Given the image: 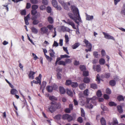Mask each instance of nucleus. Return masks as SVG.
Wrapping results in <instances>:
<instances>
[{
    "label": "nucleus",
    "instance_id": "nucleus-1",
    "mask_svg": "<svg viewBox=\"0 0 125 125\" xmlns=\"http://www.w3.org/2000/svg\"><path fill=\"white\" fill-rule=\"evenodd\" d=\"M51 104L48 109L52 113L57 108L60 109L61 107V104L59 102H51Z\"/></svg>",
    "mask_w": 125,
    "mask_h": 125
},
{
    "label": "nucleus",
    "instance_id": "nucleus-14",
    "mask_svg": "<svg viewBox=\"0 0 125 125\" xmlns=\"http://www.w3.org/2000/svg\"><path fill=\"white\" fill-rule=\"evenodd\" d=\"M80 45V43L79 42L76 43L72 46V47L73 49H75L77 48Z\"/></svg>",
    "mask_w": 125,
    "mask_h": 125
},
{
    "label": "nucleus",
    "instance_id": "nucleus-36",
    "mask_svg": "<svg viewBox=\"0 0 125 125\" xmlns=\"http://www.w3.org/2000/svg\"><path fill=\"white\" fill-rule=\"evenodd\" d=\"M90 86L91 87L94 89H95L97 88V85L96 84L92 83L91 84Z\"/></svg>",
    "mask_w": 125,
    "mask_h": 125
},
{
    "label": "nucleus",
    "instance_id": "nucleus-62",
    "mask_svg": "<svg viewBox=\"0 0 125 125\" xmlns=\"http://www.w3.org/2000/svg\"><path fill=\"white\" fill-rule=\"evenodd\" d=\"M31 6V4L29 3H27L26 4V8L27 9H29L30 8Z\"/></svg>",
    "mask_w": 125,
    "mask_h": 125
},
{
    "label": "nucleus",
    "instance_id": "nucleus-34",
    "mask_svg": "<svg viewBox=\"0 0 125 125\" xmlns=\"http://www.w3.org/2000/svg\"><path fill=\"white\" fill-rule=\"evenodd\" d=\"M58 64L59 65H62L63 66L65 65V62L63 61H60L58 62Z\"/></svg>",
    "mask_w": 125,
    "mask_h": 125
},
{
    "label": "nucleus",
    "instance_id": "nucleus-48",
    "mask_svg": "<svg viewBox=\"0 0 125 125\" xmlns=\"http://www.w3.org/2000/svg\"><path fill=\"white\" fill-rule=\"evenodd\" d=\"M32 23L33 25H36L39 22V21L38 20H33Z\"/></svg>",
    "mask_w": 125,
    "mask_h": 125
},
{
    "label": "nucleus",
    "instance_id": "nucleus-29",
    "mask_svg": "<svg viewBox=\"0 0 125 125\" xmlns=\"http://www.w3.org/2000/svg\"><path fill=\"white\" fill-rule=\"evenodd\" d=\"M71 85L73 88H75L78 86V84L76 82H72Z\"/></svg>",
    "mask_w": 125,
    "mask_h": 125
},
{
    "label": "nucleus",
    "instance_id": "nucleus-58",
    "mask_svg": "<svg viewBox=\"0 0 125 125\" xmlns=\"http://www.w3.org/2000/svg\"><path fill=\"white\" fill-rule=\"evenodd\" d=\"M101 107L103 111L106 110L107 109V108L106 107L104 106L103 104H101Z\"/></svg>",
    "mask_w": 125,
    "mask_h": 125
},
{
    "label": "nucleus",
    "instance_id": "nucleus-49",
    "mask_svg": "<svg viewBox=\"0 0 125 125\" xmlns=\"http://www.w3.org/2000/svg\"><path fill=\"white\" fill-rule=\"evenodd\" d=\"M47 11L48 13H50L52 11V9L51 7L48 6L47 8Z\"/></svg>",
    "mask_w": 125,
    "mask_h": 125
},
{
    "label": "nucleus",
    "instance_id": "nucleus-5",
    "mask_svg": "<svg viewBox=\"0 0 125 125\" xmlns=\"http://www.w3.org/2000/svg\"><path fill=\"white\" fill-rule=\"evenodd\" d=\"M83 42L86 45V46L87 48H92V44L88 40L85 39L83 41Z\"/></svg>",
    "mask_w": 125,
    "mask_h": 125
},
{
    "label": "nucleus",
    "instance_id": "nucleus-30",
    "mask_svg": "<svg viewBox=\"0 0 125 125\" xmlns=\"http://www.w3.org/2000/svg\"><path fill=\"white\" fill-rule=\"evenodd\" d=\"M52 4L53 6L55 7H56L57 5V2L56 0H52Z\"/></svg>",
    "mask_w": 125,
    "mask_h": 125
},
{
    "label": "nucleus",
    "instance_id": "nucleus-51",
    "mask_svg": "<svg viewBox=\"0 0 125 125\" xmlns=\"http://www.w3.org/2000/svg\"><path fill=\"white\" fill-rule=\"evenodd\" d=\"M48 0H42V3L44 5H47L48 4Z\"/></svg>",
    "mask_w": 125,
    "mask_h": 125
},
{
    "label": "nucleus",
    "instance_id": "nucleus-47",
    "mask_svg": "<svg viewBox=\"0 0 125 125\" xmlns=\"http://www.w3.org/2000/svg\"><path fill=\"white\" fill-rule=\"evenodd\" d=\"M37 13V11L36 10H32L31 11V14L33 16L35 15Z\"/></svg>",
    "mask_w": 125,
    "mask_h": 125
},
{
    "label": "nucleus",
    "instance_id": "nucleus-21",
    "mask_svg": "<svg viewBox=\"0 0 125 125\" xmlns=\"http://www.w3.org/2000/svg\"><path fill=\"white\" fill-rule=\"evenodd\" d=\"M83 104H85V102H83ZM86 107L89 108H92L93 107V105L89 103V102H86Z\"/></svg>",
    "mask_w": 125,
    "mask_h": 125
},
{
    "label": "nucleus",
    "instance_id": "nucleus-2",
    "mask_svg": "<svg viewBox=\"0 0 125 125\" xmlns=\"http://www.w3.org/2000/svg\"><path fill=\"white\" fill-rule=\"evenodd\" d=\"M71 10L74 15L78 18V20L80 22H81L82 21L79 14V10L74 5H71Z\"/></svg>",
    "mask_w": 125,
    "mask_h": 125
},
{
    "label": "nucleus",
    "instance_id": "nucleus-23",
    "mask_svg": "<svg viewBox=\"0 0 125 125\" xmlns=\"http://www.w3.org/2000/svg\"><path fill=\"white\" fill-rule=\"evenodd\" d=\"M48 21L50 23L52 24L53 22V21L52 18L50 16H49L48 18Z\"/></svg>",
    "mask_w": 125,
    "mask_h": 125
},
{
    "label": "nucleus",
    "instance_id": "nucleus-38",
    "mask_svg": "<svg viewBox=\"0 0 125 125\" xmlns=\"http://www.w3.org/2000/svg\"><path fill=\"white\" fill-rule=\"evenodd\" d=\"M38 7V6L36 5H32L31 8L32 10H36L37 9Z\"/></svg>",
    "mask_w": 125,
    "mask_h": 125
},
{
    "label": "nucleus",
    "instance_id": "nucleus-46",
    "mask_svg": "<svg viewBox=\"0 0 125 125\" xmlns=\"http://www.w3.org/2000/svg\"><path fill=\"white\" fill-rule=\"evenodd\" d=\"M61 117V115L60 114L57 115L54 117V118L57 120H60Z\"/></svg>",
    "mask_w": 125,
    "mask_h": 125
},
{
    "label": "nucleus",
    "instance_id": "nucleus-20",
    "mask_svg": "<svg viewBox=\"0 0 125 125\" xmlns=\"http://www.w3.org/2000/svg\"><path fill=\"white\" fill-rule=\"evenodd\" d=\"M86 86L85 84L84 83H81L79 85V88L81 90L84 89Z\"/></svg>",
    "mask_w": 125,
    "mask_h": 125
},
{
    "label": "nucleus",
    "instance_id": "nucleus-53",
    "mask_svg": "<svg viewBox=\"0 0 125 125\" xmlns=\"http://www.w3.org/2000/svg\"><path fill=\"white\" fill-rule=\"evenodd\" d=\"M109 105L110 106H115L117 105V104L114 102H109Z\"/></svg>",
    "mask_w": 125,
    "mask_h": 125
},
{
    "label": "nucleus",
    "instance_id": "nucleus-16",
    "mask_svg": "<svg viewBox=\"0 0 125 125\" xmlns=\"http://www.w3.org/2000/svg\"><path fill=\"white\" fill-rule=\"evenodd\" d=\"M46 89L49 92L51 93L52 92V86H48L46 87Z\"/></svg>",
    "mask_w": 125,
    "mask_h": 125
},
{
    "label": "nucleus",
    "instance_id": "nucleus-17",
    "mask_svg": "<svg viewBox=\"0 0 125 125\" xmlns=\"http://www.w3.org/2000/svg\"><path fill=\"white\" fill-rule=\"evenodd\" d=\"M90 79L88 77H85L83 79V82L85 83H87L90 82Z\"/></svg>",
    "mask_w": 125,
    "mask_h": 125
},
{
    "label": "nucleus",
    "instance_id": "nucleus-28",
    "mask_svg": "<svg viewBox=\"0 0 125 125\" xmlns=\"http://www.w3.org/2000/svg\"><path fill=\"white\" fill-rule=\"evenodd\" d=\"M109 83L110 84L111 86H113L115 85L116 82L115 81L113 80L110 81Z\"/></svg>",
    "mask_w": 125,
    "mask_h": 125
},
{
    "label": "nucleus",
    "instance_id": "nucleus-41",
    "mask_svg": "<svg viewBox=\"0 0 125 125\" xmlns=\"http://www.w3.org/2000/svg\"><path fill=\"white\" fill-rule=\"evenodd\" d=\"M88 90V89H86L84 90L83 94L85 96H87L89 94Z\"/></svg>",
    "mask_w": 125,
    "mask_h": 125
},
{
    "label": "nucleus",
    "instance_id": "nucleus-26",
    "mask_svg": "<svg viewBox=\"0 0 125 125\" xmlns=\"http://www.w3.org/2000/svg\"><path fill=\"white\" fill-rule=\"evenodd\" d=\"M117 108L118 112L120 113H122L123 111L121 106L120 105H118L117 106Z\"/></svg>",
    "mask_w": 125,
    "mask_h": 125
},
{
    "label": "nucleus",
    "instance_id": "nucleus-22",
    "mask_svg": "<svg viewBox=\"0 0 125 125\" xmlns=\"http://www.w3.org/2000/svg\"><path fill=\"white\" fill-rule=\"evenodd\" d=\"M117 99L119 101H123L124 100V97L121 95H120L117 97Z\"/></svg>",
    "mask_w": 125,
    "mask_h": 125
},
{
    "label": "nucleus",
    "instance_id": "nucleus-56",
    "mask_svg": "<svg viewBox=\"0 0 125 125\" xmlns=\"http://www.w3.org/2000/svg\"><path fill=\"white\" fill-rule=\"evenodd\" d=\"M93 55L96 58H98V52H93Z\"/></svg>",
    "mask_w": 125,
    "mask_h": 125
},
{
    "label": "nucleus",
    "instance_id": "nucleus-43",
    "mask_svg": "<svg viewBox=\"0 0 125 125\" xmlns=\"http://www.w3.org/2000/svg\"><path fill=\"white\" fill-rule=\"evenodd\" d=\"M65 42L66 43H67L69 42V38L68 35L65 34L64 36Z\"/></svg>",
    "mask_w": 125,
    "mask_h": 125
},
{
    "label": "nucleus",
    "instance_id": "nucleus-40",
    "mask_svg": "<svg viewBox=\"0 0 125 125\" xmlns=\"http://www.w3.org/2000/svg\"><path fill=\"white\" fill-rule=\"evenodd\" d=\"M47 27L49 30L51 31L53 28L54 26L53 25L49 24L47 26Z\"/></svg>",
    "mask_w": 125,
    "mask_h": 125
},
{
    "label": "nucleus",
    "instance_id": "nucleus-44",
    "mask_svg": "<svg viewBox=\"0 0 125 125\" xmlns=\"http://www.w3.org/2000/svg\"><path fill=\"white\" fill-rule=\"evenodd\" d=\"M96 71L97 72H100L101 70L100 66V65H97L96 67Z\"/></svg>",
    "mask_w": 125,
    "mask_h": 125
},
{
    "label": "nucleus",
    "instance_id": "nucleus-31",
    "mask_svg": "<svg viewBox=\"0 0 125 125\" xmlns=\"http://www.w3.org/2000/svg\"><path fill=\"white\" fill-rule=\"evenodd\" d=\"M83 76H87L89 75V72L87 71H84L83 72Z\"/></svg>",
    "mask_w": 125,
    "mask_h": 125
},
{
    "label": "nucleus",
    "instance_id": "nucleus-10",
    "mask_svg": "<svg viewBox=\"0 0 125 125\" xmlns=\"http://www.w3.org/2000/svg\"><path fill=\"white\" fill-rule=\"evenodd\" d=\"M59 89L61 94H63L65 93V90L63 87L60 86L59 87Z\"/></svg>",
    "mask_w": 125,
    "mask_h": 125
},
{
    "label": "nucleus",
    "instance_id": "nucleus-57",
    "mask_svg": "<svg viewBox=\"0 0 125 125\" xmlns=\"http://www.w3.org/2000/svg\"><path fill=\"white\" fill-rule=\"evenodd\" d=\"M111 91L110 89L108 88H107L106 90V93L107 94H110L111 93Z\"/></svg>",
    "mask_w": 125,
    "mask_h": 125
},
{
    "label": "nucleus",
    "instance_id": "nucleus-4",
    "mask_svg": "<svg viewBox=\"0 0 125 125\" xmlns=\"http://www.w3.org/2000/svg\"><path fill=\"white\" fill-rule=\"evenodd\" d=\"M103 33L104 36V37L106 39H111L113 40H115L113 36L108 34L107 33L104 32H103Z\"/></svg>",
    "mask_w": 125,
    "mask_h": 125
},
{
    "label": "nucleus",
    "instance_id": "nucleus-25",
    "mask_svg": "<svg viewBox=\"0 0 125 125\" xmlns=\"http://www.w3.org/2000/svg\"><path fill=\"white\" fill-rule=\"evenodd\" d=\"M99 63L101 65H103L105 63V60L103 58H101L99 60Z\"/></svg>",
    "mask_w": 125,
    "mask_h": 125
},
{
    "label": "nucleus",
    "instance_id": "nucleus-27",
    "mask_svg": "<svg viewBox=\"0 0 125 125\" xmlns=\"http://www.w3.org/2000/svg\"><path fill=\"white\" fill-rule=\"evenodd\" d=\"M18 91L15 89H13L11 90L10 91V93L12 94H17Z\"/></svg>",
    "mask_w": 125,
    "mask_h": 125
},
{
    "label": "nucleus",
    "instance_id": "nucleus-55",
    "mask_svg": "<svg viewBox=\"0 0 125 125\" xmlns=\"http://www.w3.org/2000/svg\"><path fill=\"white\" fill-rule=\"evenodd\" d=\"M30 0L31 3L33 4H36L38 2L37 0Z\"/></svg>",
    "mask_w": 125,
    "mask_h": 125
},
{
    "label": "nucleus",
    "instance_id": "nucleus-60",
    "mask_svg": "<svg viewBox=\"0 0 125 125\" xmlns=\"http://www.w3.org/2000/svg\"><path fill=\"white\" fill-rule=\"evenodd\" d=\"M26 10H21V14L22 15H26Z\"/></svg>",
    "mask_w": 125,
    "mask_h": 125
},
{
    "label": "nucleus",
    "instance_id": "nucleus-9",
    "mask_svg": "<svg viewBox=\"0 0 125 125\" xmlns=\"http://www.w3.org/2000/svg\"><path fill=\"white\" fill-rule=\"evenodd\" d=\"M66 92L67 94L68 95L71 97L73 96V93L70 89L68 88L66 89Z\"/></svg>",
    "mask_w": 125,
    "mask_h": 125
},
{
    "label": "nucleus",
    "instance_id": "nucleus-45",
    "mask_svg": "<svg viewBox=\"0 0 125 125\" xmlns=\"http://www.w3.org/2000/svg\"><path fill=\"white\" fill-rule=\"evenodd\" d=\"M81 115L83 117H84L85 115V113L83 109L82 108H81Z\"/></svg>",
    "mask_w": 125,
    "mask_h": 125
},
{
    "label": "nucleus",
    "instance_id": "nucleus-12",
    "mask_svg": "<svg viewBox=\"0 0 125 125\" xmlns=\"http://www.w3.org/2000/svg\"><path fill=\"white\" fill-rule=\"evenodd\" d=\"M86 20L88 21L91 20L93 19V16H90L88 15L87 14H86Z\"/></svg>",
    "mask_w": 125,
    "mask_h": 125
},
{
    "label": "nucleus",
    "instance_id": "nucleus-8",
    "mask_svg": "<svg viewBox=\"0 0 125 125\" xmlns=\"http://www.w3.org/2000/svg\"><path fill=\"white\" fill-rule=\"evenodd\" d=\"M69 16L70 18L71 19L73 20H78V18L77 17V16H74L72 14L70 13H68Z\"/></svg>",
    "mask_w": 125,
    "mask_h": 125
},
{
    "label": "nucleus",
    "instance_id": "nucleus-32",
    "mask_svg": "<svg viewBox=\"0 0 125 125\" xmlns=\"http://www.w3.org/2000/svg\"><path fill=\"white\" fill-rule=\"evenodd\" d=\"M72 82L71 80H66L65 84L66 85H69L70 84L71 85Z\"/></svg>",
    "mask_w": 125,
    "mask_h": 125
},
{
    "label": "nucleus",
    "instance_id": "nucleus-35",
    "mask_svg": "<svg viewBox=\"0 0 125 125\" xmlns=\"http://www.w3.org/2000/svg\"><path fill=\"white\" fill-rule=\"evenodd\" d=\"M97 96L98 97H100L102 95V93L101 91L100 90H98L96 93Z\"/></svg>",
    "mask_w": 125,
    "mask_h": 125
},
{
    "label": "nucleus",
    "instance_id": "nucleus-6",
    "mask_svg": "<svg viewBox=\"0 0 125 125\" xmlns=\"http://www.w3.org/2000/svg\"><path fill=\"white\" fill-rule=\"evenodd\" d=\"M35 73H36V72L32 71H30L28 75L29 78L32 80L33 79L34 77V75Z\"/></svg>",
    "mask_w": 125,
    "mask_h": 125
},
{
    "label": "nucleus",
    "instance_id": "nucleus-52",
    "mask_svg": "<svg viewBox=\"0 0 125 125\" xmlns=\"http://www.w3.org/2000/svg\"><path fill=\"white\" fill-rule=\"evenodd\" d=\"M65 64L66 63H70L72 62V60L69 59H66L65 60Z\"/></svg>",
    "mask_w": 125,
    "mask_h": 125
},
{
    "label": "nucleus",
    "instance_id": "nucleus-39",
    "mask_svg": "<svg viewBox=\"0 0 125 125\" xmlns=\"http://www.w3.org/2000/svg\"><path fill=\"white\" fill-rule=\"evenodd\" d=\"M68 114H65L63 115L62 116V118L64 120L67 119L68 118Z\"/></svg>",
    "mask_w": 125,
    "mask_h": 125
},
{
    "label": "nucleus",
    "instance_id": "nucleus-50",
    "mask_svg": "<svg viewBox=\"0 0 125 125\" xmlns=\"http://www.w3.org/2000/svg\"><path fill=\"white\" fill-rule=\"evenodd\" d=\"M62 5L65 9L67 10H68L69 9V7L66 3H63Z\"/></svg>",
    "mask_w": 125,
    "mask_h": 125
},
{
    "label": "nucleus",
    "instance_id": "nucleus-42",
    "mask_svg": "<svg viewBox=\"0 0 125 125\" xmlns=\"http://www.w3.org/2000/svg\"><path fill=\"white\" fill-rule=\"evenodd\" d=\"M73 119V117L71 115L68 114V115L67 118V120L68 122H70Z\"/></svg>",
    "mask_w": 125,
    "mask_h": 125
},
{
    "label": "nucleus",
    "instance_id": "nucleus-13",
    "mask_svg": "<svg viewBox=\"0 0 125 125\" xmlns=\"http://www.w3.org/2000/svg\"><path fill=\"white\" fill-rule=\"evenodd\" d=\"M31 29L32 33L35 34H36L38 32V30L34 27H32L31 28Z\"/></svg>",
    "mask_w": 125,
    "mask_h": 125
},
{
    "label": "nucleus",
    "instance_id": "nucleus-24",
    "mask_svg": "<svg viewBox=\"0 0 125 125\" xmlns=\"http://www.w3.org/2000/svg\"><path fill=\"white\" fill-rule=\"evenodd\" d=\"M101 122L102 125H106V123L104 118L102 117L100 120Z\"/></svg>",
    "mask_w": 125,
    "mask_h": 125
},
{
    "label": "nucleus",
    "instance_id": "nucleus-64",
    "mask_svg": "<svg viewBox=\"0 0 125 125\" xmlns=\"http://www.w3.org/2000/svg\"><path fill=\"white\" fill-rule=\"evenodd\" d=\"M118 123L116 119L115 118H114V119L113 125H115L116 124H118Z\"/></svg>",
    "mask_w": 125,
    "mask_h": 125
},
{
    "label": "nucleus",
    "instance_id": "nucleus-18",
    "mask_svg": "<svg viewBox=\"0 0 125 125\" xmlns=\"http://www.w3.org/2000/svg\"><path fill=\"white\" fill-rule=\"evenodd\" d=\"M49 98L50 100L52 102L56 101L57 100V98L53 96H50L49 97Z\"/></svg>",
    "mask_w": 125,
    "mask_h": 125
},
{
    "label": "nucleus",
    "instance_id": "nucleus-33",
    "mask_svg": "<svg viewBox=\"0 0 125 125\" xmlns=\"http://www.w3.org/2000/svg\"><path fill=\"white\" fill-rule=\"evenodd\" d=\"M110 73H105L103 75V77L108 78L110 77Z\"/></svg>",
    "mask_w": 125,
    "mask_h": 125
},
{
    "label": "nucleus",
    "instance_id": "nucleus-37",
    "mask_svg": "<svg viewBox=\"0 0 125 125\" xmlns=\"http://www.w3.org/2000/svg\"><path fill=\"white\" fill-rule=\"evenodd\" d=\"M80 70L82 71H84L86 69L85 67L83 65H81L80 66Z\"/></svg>",
    "mask_w": 125,
    "mask_h": 125
},
{
    "label": "nucleus",
    "instance_id": "nucleus-3",
    "mask_svg": "<svg viewBox=\"0 0 125 125\" xmlns=\"http://www.w3.org/2000/svg\"><path fill=\"white\" fill-rule=\"evenodd\" d=\"M65 23L69 24L72 26V27L74 29H76V28L75 27V24L72 21H70L69 20H68L67 21H66L64 20L63 21Z\"/></svg>",
    "mask_w": 125,
    "mask_h": 125
},
{
    "label": "nucleus",
    "instance_id": "nucleus-63",
    "mask_svg": "<svg viewBox=\"0 0 125 125\" xmlns=\"http://www.w3.org/2000/svg\"><path fill=\"white\" fill-rule=\"evenodd\" d=\"M79 64V61H77L76 60H75L73 62V64L75 65H77Z\"/></svg>",
    "mask_w": 125,
    "mask_h": 125
},
{
    "label": "nucleus",
    "instance_id": "nucleus-61",
    "mask_svg": "<svg viewBox=\"0 0 125 125\" xmlns=\"http://www.w3.org/2000/svg\"><path fill=\"white\" fill-rule=\"evenodd\" d=\"M40 8L41 10H43L45 9V6L43 5H41L40 6Z\"/></svg>",
    "mask_w": 125,
    "mask_h": 125
},
{
    "label": "nucleus",
    "instance_id": "nucleus-59",
    "mask_svg": "<svg viewBox=\"0 0 125 125\" xmlns=\"http://www.w3.org/2000/svg\"><path fill=\"white\" fill-rule=\"evenodd\" d=\"M60 56L62 58H69L70 57V56L66 54H65L63 55H62Z\"/></svg>",
    "mask_w": 125,
    "mask_h": 125
},
{
    "label": "nucleus",
    "instance_id": "nucleus-54",
    "mask_svg": "<svg viewBox=\"0 0 125 125\" xmlns=\"http://www.w3.org/2000/svg\"><path fill=\"white\" fill-rule=\"evenodd\" d=\"M62 74L60 73L59 72L57 74L56 76L57 78L58 79H61V78Z\"/></svg>",
    "mask_w": 125,
    "mask_h": 125
},
{
    "label": "nucleus",
    "instance_id": "nucleus-7",
    "mask_svg": "<svg viewBox=\"0 0 125 125\" xmlns=\"http://www.w3.org/2000/svg\"><path fill=\"white\" fill-rule=\"evenodd\" d=\"M48 29L47 27L44 26L40 29V30L43 33L46 34L48 32Z\"/></svg>",
    "mask_w": 125,
    "mask_h": 125
},
{
    "label": "nucleus",
    "instance_id": "nucleus-15",
    "mask_svg": "<svg viewBox=\"0 0 125 125\" xmlns=\"http://www.w3.org/2000/svg\"><path fill=\"white\" fill-rule=\"evenodd\" d=\"M120 13L122 14L125 15V3L123 4Z\"/></svg>",
    "mask_w": 125,
    "mask_h": 125
},
{
    "label": "nucleus",
    "instance_id": "nucleus-19",
    "mask_svg": "<svg viewBox=\"0 0 125 125\" xmlns=\"http://www.w3.org/2000/svg\"><path fill=\"white\" fill-rule=\"evenodd\" d=\"M49 53L51 57H53L55 53L53 52V50L52 49H50L49 51Z\"/></svg>",
    "mask_w": 125,
    "mask_h": 125
},
{
    "label": "nucleus",
    "instance_id": "nucleus-11",
    "mask_svg": "<svg viewBox=\"0 0 125 125\" xmlns=\"http://www.w3.org/2000/svg\"><path fill=\"white\" fill-rule=\"evenodd\" d=\"M35 79L37 80V81L33 80L32 81L33 83L35 84H37L39 83V84L41 85V81L40 80L38 77H36L35 78Z\"/></svg>",
    "mask_w": 125,
    "mask_h": 125
}]
</instances>
